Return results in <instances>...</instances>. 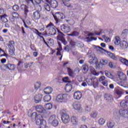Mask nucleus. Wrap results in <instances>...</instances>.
Segmentation results:
<instances>
[{"label": "nucleus", "mask_w": 128, "mask_h": 128, "mask_svg": "<svg viewBox=\"0 0 128 128\" xmlns=\"http://www.w3.org/2000/svg\"><path fill=\"white\" fill-rule=\"evenodd\" d=\"M106 80V77L104 76H102L99 78V82H104Z\"/></svg>", "instance_id": "5fc2aeb1"}, {"label": "nucleus", "mask_w": 128, "mask_h": 128, "mask_svg": "<svg viewBox=\"0 0 128 128\" xmlns=\"http://www.w3.org/2000/svg\"><path fill=\"white\" fill-rule=\"evenodd\" d=\"M108 66L111 68H114V64H113L112 62H110L108 64Z\"/></svg>", "instance_id": "69168bd1"}, {"label": "nucleus", "mask_w": 128, "mask_h": 128, "mask_svg": "<svg viewBox=\"0 0 128 128\" xmlns=\"http://www.w3.org/2000/svg\"><path fill=\"white\" fill-rule=\"evenodd\" d=\"M46 28H48V34L50 36H54V34H56V30H58V28H55L52 24L50 23L48 24Z\"/></svg>", "instance_id": "20e7f679"}, {"label": "nucleus", "mask_w": 128, "mask_h": 128, "mask_svg": "<svg viewBox=\"0 0 128 128\" xmlns=\"http://www.w3.org/2000/svg\"><path fill=\"white\" fill-rule=\"evenodd\" d=\"M77 46L78 48H82V46H84V44L80 42H77Z\"/></svg>", "instance_id": "4d7b16f0"}, {"label": "nucleus", "mask_w": 128, "mask_h": 128, "mask_svg": "<svg viewBox=\"0 0 128 128\" xmlns=\"http://www.w3.org/2000/svg\"><path fill=\"white\" fill-rule=\"evenodd\" d=\"M86 42H92V40H96V38H94V37H88L86 38Z\"/></svg>", "instance_id": "49530a36"}, {"label": "nucleus", "mask_w": 128, "mask_h": 128, "mask_svg": "<svg viewBox=\"0 0 128 128\" xmlns=\"http://www.w3.org/2000/svg\"><path fill=\"white\" fill-rule=\"evenodd\" d=\"M104 33V30L102 29L100 30V32H95L94 34H96V36H100V34H102Z\"/></svg>", "instance_id": "864d4df0"}, {"label": "nucleus", "mask_w": 128, "mask_h": 128, "mask_svg": "<svg viewBox=\"0 0 128 128\" xmlns=\"http://www.w3.org/2000/svg\"><path fill=\"white\" fill-rule=\"evenodd\" d=\"M105 76H106L107 78H114V76L110 74V72L108 70L105 71Z\"/></svg>", "instance_id": "4c0bfd02"}, {"label": "nucleus", "mask_w": 128, "mask_h": 128, "mask_svg": "<svg viewBox=\"0 0 128 128\" xmlns=\"http://www.w3.org/2000/svg\"><path fill=\"white\" fill-rule=\"evenodd\" d=\"M100 62L102 66H106V64H108V59H102L100 60Z\"/></svg>", "instance_id": "58836bf2"}, {"label": "nucleus", "mask_w": 128, "mask_h": 128, "mask_svg": "<svg viewBox=\"0 0 128 128\" xmlns=\"http://www.w3.org/2000/svg\"><path fill=\"white\" fill-rule=\"evenodd\" d=\"M120 114V112H118V111H115L114 112V116H116V118Z\"/></svg>", "instance_id": "338daca9"}, {"label": "nucleus", "mask_w": 128, "mask_h": 128, "mask_svg": "<svg viewBox=\"0 0 128 128\" xmlns=\"http://www.w3.org/2000/svg\"><path fill=\"white\" fill-rule=\"evenodd\" d=\"M46 110H52V104L50 103H48L44 106Z\"/></svg>", "instance_id": "79ce46f5"}, {"label": "nucleus", "mask_w": 128, "mask_h": 128, "mask_svg": "<svg viewBox=\"0 0 128 128\" xmlns=\"http://www.w3.org/2000/svg\"><path fill=\"white\" fill-rule=\"evenodd\" d=\"M89 63L90 64H98V58L96 56H94L92 58L89 60Z\"/></svg>", "instance_id": "2eb2a0df"}, {"label": "nucleus", "mask_w": 128, "mask_h": 128, "mask_svg": "<svg viewBox=\"0 0 128 128\" xmlns=\"http://www.w3.org/2000/svg\"><path fill=\"white\" fill-rule=\"evenodd\" d=\"M120 86H124V88H128V84L126 82L120 84Z\"/></svg>", "instance_id": "774afa93"}, {"label": "nucleus", "mask_w": 128, "mask_h": 128, "mask_svg": "<svg viewBox=\"0 0 128 128\" xmlns=\"http://www.w3.org/2000/svg\"><path fill=\"white\" fill-rule=\"evenodd\" d=\"M52 8H58V2L56 0H50L49 2Z\"/></svg>", "instance_id": "412c9836"}, {"label": "nucleus", "mask_w": 128, "mask_h": 128, "mask_svg": "<svg viewBox=\"0 0 128 128\" xmlns=\"http://www.w3.org/2000/svg\"><path fill=\"white\" fill-rule=\"evenodd\" d=\"M90 116L92 118H96L98 116V112H92Z\"/></svg>", "instance_id": "37998d69"}, {"label": "nucleus", "mask_w": 128, "mask_h": 128, "mask_svg": "<svg viewBox=\"0 0 128 128\" xmlns=\"http://www.w3.org/2000/svg\"><path fill=\"white\" fill-rule=\"evenodd\" d=\"M102 38H104V40H105V42H110V39L108 38V37L104 35Z\"/></svg>", "instance_id": "09e8293b"}, {"label": "nucleus", "mask_w": 128, "mask_h": 128, "mask_svg": "<svg viewBox=\"0 0 128 128\" xmlns=\"http://www.w3.org/2000/svg\"><path fill=\"white\" fill-rule=\"evenodd\" d=\"M115 92L118 96H122V94H124V90H122V88H118L115 89Z\"/></svg>", "instance_id": "c756f323"}, {"label": "nucleus", "mask_w": 128, "mask_h": 128, "mask_svg": "<svg viewBox=\"0 0 128 128\" xmlns=\"http://www.w3.org/2000/svg\"><path fill=\"white\" fill-rule=\"evenodd\" d=\"M21 8L24 10L25 14L26 16V13L28 12V8L27 6L24 4H22L21 6Z\"/></svg>", "instance_id": "ea45409f"}, {"label": "nucleus", "mask_w": 128, "mask_h": 128, "mask_svg": "<svg viewBox=\"0 0 128 128\" xmlns=\"http://www.w3.org/2000/svg\"><path fill=\"white\" fill-rule=\"evenodd\" d=\"M74 96L75 100H80V98H82V92H80L77 91L74 93Z\"/></svg>", "instance_id": "a211bd4d"}, {"label": "nucleus", "mask_w": 128, "mask_h": 128, "mask_svg": "<svg viewBox=\"0 0 128 128\" xmlns=\"http://www.w3.org/2000/svg\"><path fill=\"white\" fill-rule=\"evenodd\" d=\"M70 44H72V46H77L78 42H76L74 40H71L70 42Z\"/></svg>", "instance_id": "0e129e2a"}, {"label": "nucleus", "mask_w": 128, "mask_h": 128, "mask_svg": "<svg viewBox=\"0 0 128 128\" xmlns=\"http://www.w3.org/2000/svg\"><path fill=\"white\" fill-rule=\"evenodd\" d=\"M68 80H70V78L68 76L62 78V81L64 82H68Z\"/></svg>", "instance_id": "13d9d810"}, {"label": "nucleus", "mask_w": 128, "mask_h": 128, "mask_svg": "<svg viewBox=\"0 0 128 128\" xmlns=\"http://www.w3.org/2000/svg\"><path fill=\"white\" fill-rule=\"evenodd\" d=\"M42 96L40 94L36 95L34 98L35 102L36 104H38L42 100Z\"/></svg>", "instance_id": "5701e85b"}, {"label": "nucleus", "mask_w": 128, "mask_h": 128, "mask_svg": "<svg viewBox=\"0 0 128 128\" xmlns=\"http://www.w3.org/2000/svg\"><path fill=\"white\" fill-rule=\"evenodd\" d=\"M96 50L98 52H102L104 50V49L100 46H96Z\"/></svg>", "instance_id": "bf43d9fd"}, {"label": "nucleus", "mask_w": 128, "mask_h": 128, "mask_svg": "<svg viewBox=\"0 0 128 128\" xmlns=\"http://www.w3.org/2000/svg\"><path fill=\"white\" fill-rule=\"evenodd\" d=\"M62 120L64 124H68L70 120V118L68 114H63L62 116Z\"/></svg>", "instance_id": "9d476101"}, {"label": "nucleus", "mask_w": 128, "mask_h": 128, "mask_svg": "<svg viewBox=\"0 0 128 128\" xmlns=\"http://www.w3.org/2000/svg\"><path fill=\"white\" fill-rule=\"evenodd\" d=\"M104 98L108 102H112L113 100L112 96L110 94H105L104 96Z\"/></svg>", "instance_id": "b1692460"}, {"label": "nucleus", "mask_w": 128, "mask_h": 128, "mask_svg": "<svg viewBox=\"0 0 128 128\" xmlns=\"http://www.w3.org/2000/svg\"><path fill=\"white\" fill-rule=\"evenodd\" d=\"M98 122L100 124H106V120L104 119V118H100L98 120Z\"/></svg>", "instance_id": "de8ad7c7"}, {"label": "nucleus", "mask_w": 128, "mask_h": 128, "mask_svg": "<svg viewBox=\"0 0 128 128\" xmlns=\"http://www.w3.org/2000/svg\"><path fill=\"white\" fill-rule=\"evenodd\" d=\"M33 31L34 32H35V34H37L38 36H41L40 34H42V32H38V30L36 29H34L33 30Z\"/></svg>", "instance_id": "8fccbe9b"}, {"label": "nucleus", "mask_w": 128, "mask_h": 128, "mask_svg": "<svg viewBox=\"0 0 128 128\" xmlns=\"http://www.w3.org/2000/svg\"><path fill=\"white\" fill-rule=\"evenodd\" d=\"M48 122L50 124L53 126H58V121L56 120V116L54 114L50 116Z\"/></svg>", "instance_id": "39448f33"}, {"label": "nucleus", "mask_w": 128, "mask_h": 128, "mask_svg": "<svg viewBox=\"0 0 128 128\" xmlns=\"http://www.w3.org/2000/svg\"><path fill=\"white\" fill-rule=\"evenodd\" d=\"M36 112H40L43 114H46V110L44 108V107H42V106H36Z\"/></svg>", "instance_id": "dca6fc26"}, {"label": "nucleus", "mask_w": 128, "mask_h": 128, "mask_svg": "<svg viewBox=\"0 0 128 128\" xmlns=\"http://www.w3.org/2000/svg\"><path fill=\"white\" fill-rule=\"evenodd\" d=\"M9 48V52L10 56H14V52L16 49L14 48V42L10 41L8 44Z\"/></svg>", "instance_id": "0eeeda50"}, {"label": "nucleus", "mask_w": 128, "mask_h": 128, "mask_svg": "<svg viewBox=\"0 0 128 128\" xmlns=\"http://www.w3.org/2000/svg\"><path fill=\"white\" fill-rule=\"evenodd\" d=\"M42 86V83L40 82H37L34 84V88L36 90H38Z\"/></svg>", "instance_id": "e433bc0d"}, {"label": "nucleus", "mask_w": 128, "mask_h": 128, "mask_svg": "<svg viewBox=\"0 0 128 128\" xmlns=\"http://www.w3.org/2000/svg\"><path fill=\"white\" fill-rule=\"evenodd\" d=\"M66 98H68V94H60L56 96V100L58 102H62L66 100Z\"/></svg>", "instance_id": "6e6552de"}, {"label": "nucleus", "mask_w": 128, "mask_h": 128, "mask_svg": "<svg viewBox=\"0 0 128 128\" xmlns=\"http://www.w3.org/2000/svg\"><path fill=\"white\" fill-rule=\"evenodd\" d=\"M15 28L16 32H20V30H22V28L18 25H16Z\"/></svg>", "instance_id": "e2e57ef3"}, {"label": "nucleus", "mask_w": 128, "mask_h": 128, "mask_svg": "<svg viewBox=\"0 0 128 128\" xmlns=\"http://www.w3.org/2000/svg\"><path fill=\"white\" fill-rule=\"evenodd\" d=\"M44 94H50L52 92V88L51 87H47L44 89Z\"/></svg>", "instance_id": "2f4dec72"}, {"label": "nucleus", "mask_w": 128, "mask_h": 128, "mask_svg": "<svg viewBox=\"0 0 128 128\" xmlns=\"http://www.w3.org/2000/svg\"><path fill=\"white\" fill-rule=\"evenodd\" d=\"M90 70L91 72V74H94V76H98L100 74H104L102 72L100 71V72H96V69L92 67H90Z\"/></svg>", "instance_id": "aec40b11"}, {"label": "nucleus", "mask_w": 128, "mask_h": 128, "mask_svg": "<svg viewBox=\"0 0 128 128\" xmlns=\"http://www.w3.org/2000/svg\"><path fill=\"white\" fill-rule=\"evenodd\" d=\"M118 78L122 82H126V75L122 72H118Z\"/></svg>", "instance_id": "f8f14e48"}, {"label": "nucleus", "mask_w": 128, "mask_h": 128, "mask_svg": "<svg viewBox=\"0 0 128 128\" xmlns=\"http://www.w3.org/2000/svg\"><path fill=\"white\" fill-rule=\"evenodd\" d=\"M86 82L90 86H93L94 88H96L98 86V80L96 77H92L91 76H89L86 78Z\"/></svg>", "instance_id": "f03ea898"}, {"label": "nucleus", "mask_w": 128, "mask_h": 128, "mask_svg": "<svg viewBox=\"0 0 128 128\" xmlns=\"http://www.w3.org/2000/svg\"><path fill=\"white\" fill-rule=\"evenodd\" d=\"M12 16L13 18H18V16H20V15H18V14L16 12H12Z\"/></svg>", "instance_id": "3c124183"}, {"label": "nucleus", "mask_w": 128, "mask_h": 128, "mask_svg": "<svg viewBox=\"0 0 128 128\" xmlns=\"http://www.w3.org/2000/svg\"><path fill=\"white\" fill-rule=\"evenodd\" d=\"M128 30H124L122 34H121V38L122 40H126V36H128Z\"/></svg>", "instance_id": "4be33fe9"}, {"label": "nucleus", "mask_w": 128, "mask_h": 128, "mask_svg": "<svg viewBox=\"0 0 128 128\" xmlns=\"http://www.w3.org/2000/svg\"><path fill=\"white\" fill-rule=\"evenodd\" d=\"M53 16L56 24H58L60 20H64V18H66V16L64 14L60 12H56L54 14H53Z\"/></svg>", "instance_id": "423d86ee"}, {"label": "nucleus", "mask_w": 128, "mask_h": 128, "mask_svg": "<svg viewBox=\"0 0 128 128\" xmlns=\"http://www.w3.org/2000/svg\"><path fill=\"white\" fill-rule=\"evenodd\" d=\"M73 108L76 110H80L82 108V104L80 102H75L73 104Z\"/></svg>", "instance_id": "f3484780"}, {"label": "nucleus", "mask_w": 128, "mask_h": 128, "mask_svg": "<svg viewBox=\"0 0 128 128\" xmlns=\"http://www.w3.org/2000/svg\"><path fill=\"white\" fill-rule=\"evenodd\" d=\"M120 105L122 108H126L128 106V102H127V101L126 100H123L120 102Z\"/></svg>", "instance_id": "c85d7f7f"}, {"label": "nucleus", "mask_w": 128, "mask_h": 128, "mask_svg": "<svg viewBox=\"0 0 128 128\" xmlns=\"http://www.w3.org/2000/svg\"><path fill=\"white\" fill-rule=\"evenodd\" d=\"M33 18L34 20H38L40 18V13L38 12H35L33 13Z\"/></svg>", "instance_id": "a878e982"}, {"label": "nucleus", "mask_w": 128, "mask_h": 128, "mask_svg": "<svg viewBox=\"0 0 128 128\" xmlns=\"http://www.w3.org/2000/svg\"><path fill=\"white\" fill-rule=\"evenodd\" d=\"M31 118L32 122L36 120V124L37 126H40V128H46V120H44V118L42 115H38L36 112H34L32 114Z\"/></svg>", "instance_id": "f257e3e1"}, {"label": "nucleus", "mask_w": 128, "mask_h": 128, "mask_svg": "<svg viewBox=\"0 0 128 128\" xmlns=\"http://www.w3.org/2000/svg\"><path fill=\"white\" fill-rule=\"evenodd\" d=\"M85 112H90V106H86V107L85 108Z\"/></svg>", "instance_id": "052dcab7"}, {"label": "nucleus", "mask_w": 128, "mask_h": 128, "mask_svg": "<svg viewBox=\"0 0 128 128\" xmlns=\"http://www.w3.org/2000/svg\"><path fill=\"white\" fill-rule=\"evenodd\" d=\"M60 28L62 32H66V34L70 32V26L67 25L63 24L61 26Z\"/></svg>", "instance_id": "ddd939ff"}, {"label": "nucleus", "mask_w": 128, "mask_h": 128, "mask_svg": "<svg viewBox=\"0 0 128 128\" xmlns=\"http://www.w3.org/2000/svg\"><path fill=\"white\" fill-rule=\"evenodd\" d=\"M72 90V86L70 84H67L65 86V90L66 92H70Z\"/></svg>", "instance_id": "7c9ffc66"}, {"label": "nucleus", "mask_w": 128, "mask_h": 128, "mask_svg": "<svg viewBox=\"0 0 128 128\" xmlns=\"http://www.w3.org/2000/svg\"><path fill=\"white\" fill-rule=\"evenodd\" d=\"M58 44L59 46V48H57L58 52L56 53V55L57 56H62V54H60V52L62 50V44H60V42H58Z\"/></svg>", "instance_id": "cd10ccee"}, {"label": "nucleus", "mask_w": 128, "mask_h": 128, "mask_svg": "<svg viewBox=\"0 0 128 128\" xmlns=\"http://www.w3.org/2000/svg\"><path fill=\"white\" fill-rule=\"evenodd\" d=\"M20 8V7L18 5H14L13 6V10L15 12H18Z\"/></svg>", "instance_id": "6e6d98bb"}, {"label": "nucleus", "mask_w": 128, "mask_h": 128, "mask_svg": "<svg viewBox=\"0 0 128 128\" xmlns=\"http://www.w3.org/2000/svg\"><path fill=\"white\" fill-rule=\"evenodd\" d=\"M0 16L1 20H2V22H8V19L6 18V16H8L6 14Z\"/></svg>", "instance_id": "473e14b6"}, {"label": "nucleus", "mask_w": 128, "mask_h": 128, "mask_svg": "<svg viewBox=\"0 0 128 128\" xmlns=\"http://www.w3.org/2000/svg\"><path fill=\"white\" fill-rule=\"evenodd\" d=\"M120 37L118 36H116L115 38V40L114 42V44H116V46H118V44H120Z\"/></svg>", "instance_id": "72a5a7b5"}, {"label": "nucleus", "mask_w": 128, "mask_h": 128, "mask_svg": "<svg viewBox=\"0 0 128 128\" xmlns=\"http://www.w3.org/2000/svg\"><path fill=\"white\" fill-rule=\"evenodd\" d=\"M119 114L122 118H128V109L120 110H119Z\"/></svg>", "instance_id": "9b49d317"}, {"label": "nucleus", "mask_w": 128, "mask_h": 128, "mask_svg": "<svg viewBox=\"0 0 128 128\" xmlns=\"http://www.w3.org/2000/svg\"><path fill=\"white\" fill-rule=\"evenodd\" d=\"M70 0H62V2L64 6H66L67 8H72V6L70 4H68V2H70Z\"/></svg>", "instance_id": "f704fd0d"}, {"label": "nucleus", "mask_w": 128, "mask_h": 128, "mask_svg": "<svg viewBox=\"0 0 128 128\" xmlns=\"http://www.w3.org/2000/svg\"><path fill=\"white\" fill-rule=\"evenodd\" d=\"M71 122L74 126H78V118L76 116H72L71 118Z\"/></svg>", "instance_id": "6ab92c4d"}, {"label": "nucleus", "mask_w": 128, "mask_h": 128, "mask_svg": "<svg viewBox=\"0 0 128 128\" xmlns=\"http://www.w3.org/2000/svg\"><path fill=\"white\" fill-rule=\"evenodd\" d=\"M68 72V74L69 76H70L71 78H74V76H76V74H74V72L70 69V68H67Z\"/></svg>", "instance_id": "bb28decb"}, {"label": "nucleus", "mask_w": 128, "mask_h": 128, "mask_svg": "<svg viewBox=\"0 0 128 128\" xmlns=\"http://www.w3.org/2000/svg\"><path fill=\"white\" fill-rule=\"evenodd\" d=\"M44 10H46L47 12H50V5L48 4H45L44 5Z\"/></svg>", "instance_id": "c03bdc74"}, {"label": "nucleus", "mask_w": 128, "mask_h": 128, "mask_svg": "<svg viewBox=\"0 0 128 128\" xmlns=\"http://www.w3.org/2000/svg\"><path fill=\"white\" fill-rule=\"evenodd\" d=\"M101 84L104 86H108V82L106 80H105L104 82H102Z\"/></svg>", "instance_id": "680f3d73"}, {"label": "nucleus", "mask_w": 128, "mask_h": 128, "mask_svg": "<svg viewBox=\"0 0 128 128\" xmlns=\"http://www.w3.org/2000/svg\"><path fill=\"white\" fill-rule=\"evenodd\" d=\"M108 56L112 58V60H119V62H120L122 64H125V66H128V60L123 58L122 57H120L118 56H115L114 54H112V52H109L108 53Z\"/></svg>", "instance_id": "7ed1b4c3"}, {"label": "nucleus", "mask_w": 128, "mask_h": 128, "mask_svg": "<svg viewBox=\"0 0 128 128\" xmlns=\"http://www.w3.org/2000/svg\"><path fill=\"white\" fill-rule=\"evenodd\" d=\"M72 36H80V33L76 31H74L72 32Z\"/></svg>", "instance_id": "603ef678"}, {"label": "nucleus", "mask_w": 128, "mask_h": 128, "mask_svg": "<svg viewBox=\"0 0 128 128\" xmlns=\"http://www.w3.org/2000/svg\"><path fill=\"white\" fill-rule=\"evenodd\" d=\"M57 39L58 40H60L64 44V46H66L68 44V42L66 40V38H64V34H62V32H60L58 35L57 36Z\"/></svg>", "instance_id": "1a4fd4ad"}, {"label": "nucleus", "mask_w": 128, "mask_h": 128, "mask_svg": "<svg viewBox=\"0 0 128 128\" xmlns=\"http://www.w3.org/2000/svg\"><path fill=\"white\" fill-rule=\"evenodd\" d=\"M120 46L121 50H126V48H128V42L126 40H122L120 42Z\"/></svg>", "instance_id": "4468645a"}, {"label": "nucleus", "mask_w": 128, "mask_h": 128, "mask_svg": "<svg viewBox=\"0 0 128 128\" xmlns=\"http://www.w3.org/2000/svg\"><path fill=\"white\" fill-rule=\"evenodd\" d=\"M52 100V97L50 95H46L44 96V102H48Z\"/></svg>", "instance_id": "a19ab883"}, {"label": "nucleus", "mask_w": 128, "mask_h": 128, "mask_svg": "<svg viewBox=\"0 0 128 128\" xmlns=\"http://www.w3.org/2000/svg\"><path fill=\"white\" fill-rule=\"evenodd\" d=\"M5 68H8L10 70H14V68H16V66L14 64H7L5 66Z\"/></svg>", "instance_id": "393cba45"}, {"label": "nucleus", "mask_w": 128, "mask_h": 128, "mask_svg": "<svg viewBox=\"0 0 128 128\" xmlns=\"http://www.w3.org/2000/svg\"><path fill=\"white\" fill-rule=\"evenodd\" d=\"M83 72H88V65H83L82 66Z\"/></svg>", "instance_id": "a18cd8bd"}, {"label": "nucleus", "mask_w": 128, "mask_h": 128, "mask_svg": "<svg viewBox=\"0 0 128 128\" xmlns=\"http://www.w3.org/2000/svg\"><path fill=\"white\" fill-rule=\"evenodd\" d=\"M114 121H109L107 123V126L108 128H112L114 126Z\"/></svg>", "instance_id": "c9c22d12"}]
</instances>
